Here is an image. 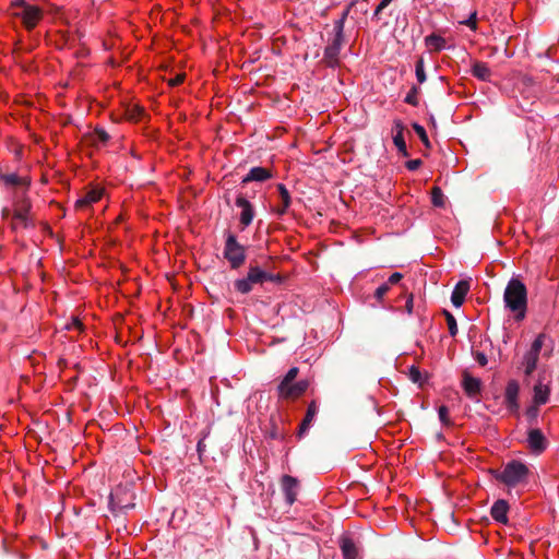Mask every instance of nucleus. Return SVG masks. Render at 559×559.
<instances>
[{
  "mask_svg": "<svg viewBox=\"0 0 559 559\" xmlns=\"http://www.w3.org/2000/svg\"><path fill=\"white\" fill-rule=\"evenodd\" d=\"M503 301L506 308L514 313L518 321H522L526 314L527 289L525 284L515 277H512L504 289Z\"/></svg>",
  "mask_w": 559,
  "mask_h": 559,
  "instance_id": "obj_1",
  "label": "nucleus"
},
{
  "mask_svg": "<svg viewBox=\"0 0 559 559\" xmlns=\"http://www.w3.org/2000/svg\"><path fill=\"white\" fill-rule=\"evenodd\" d=\"M530 469L527 465L518 460L508 462L502 471L495 473V478L508 488L526 485Z\"/></svg>",
  "mask_w": 559,
  "mask_h": 559,
  "instance_id": "obj_2",
  "label": "nucleus"
},
{
  "mask_svg": "<svg viewBox=\"0 0 559 559\" xmlns=\"http://www.w3.org/2000/svg\"><path fill=\"white\" fill-rule=\"evenodd\" d=\"M346 15L347 12H345L341 19L334 22L333 37L329 39V43L324 48L323 59L331 68H335L340 63V52L344 45V24Z\"/></svg>",
  "mask_w": 559,
  "mask_h": 559,
  "instance_id": "obj_3",
  "label": "nucleus"
},
{
  "mask_svg": "<svg viewBox=\"0 0 559 559\" xmlns=\"http://www.w3.org/2000/svg\"><path fill=\"white\" fill-rule=\"evenodd\" d=\"M135 493L132 484L118 485L109 496V507L112 512H123L133 509Z\"/></svg>",
  "mask_w": 559,
  "mask_h": 559,
  "instance_id": "obj_4",
  "label": "nucleus"
},
{
  "mask_svg": "<svg viewBox=\"0 0 559 559\" xmlns=\"http://www.w3.org/2000/svg\"><path fill=\"white\" fill-rule=\"evenodd\" d=\"M277 276L270 274L259 266H250L247 276L235 282L234 286L237 292L248 294L252 289L253 284H262L263 282H273Z\"/></svg>",
  "mask_w": 559,
  "mask_h": 559,
  "instance_id": "obj_5",
  "label": "nucleus"
},
{
  "mask_svg": "<svg viewBox=\"0 0 559 559\" xmlns=\"http://www.w3.org/2000/svg\"><path fill=\"white\" fill-rule=\"evenodd\" d=\"M12 7L17 9L13 12V15L21 17L27 29H33L43 16V12L38 7L27 4L24 0L14 1Z\"/></svg>",
  "mask_w": 559,
  "mask_h": 559,
  "instance_id": "obj_6",
  "label": "nucleus"
},
{
  "mask_svg": "<svg viewBox=\"0 0 559 559\" xmlns=\"http://www.w3.org/2000/svg\"><path fill=\"white\" fill-rule=\"evenodd\" d=\"M224 258L233 269L240 267L246 260V249L237 241L234 234L228 233L226 236Z\"/></svg>",
  "mask_w": 559,
  "mask_h": 559,
  "instance_id": "obj_7",
  "label": "nucleus"
},
{
  "mask_svg": "<svg viewBox=\"0 0 559 559\" xmlns=\"http://www.w3.org/2000/svg\"><path fill=\"white\" fill-rule=\"evenodd\" d=\"M281 489L285 498V502L287 506L292 507L299 495L300 485L299 480L296 477L290 475H283L281 477Z\"/></svg>",
  "mask_w": 559,
  "mask_h": 559,
  "instance_id": "obj_8",
  "label": "nucleus"
},
{
  "mask_svg": "<svg viewBox=\"0 0 559 559\" xmlns=\"http://www.w3.org/2000/svg\"><path fill=\"white\" fill-rule=\"evenodd\" d=\"M519 393L520 385L516 380H510L507 383L504 390V406L507 411L512 415H519L520 404H519Z\"/></svg>",
  "mask_w": 559,
  "mask_h": 559,
  "instance_id": "obj_9",
  "label": "nucleus"
},
{
  "mask_svg": "<svg viewBox=\"0 0 559 559\" xmlns=\"http://www.w3.org/2000/svg\"><path fill=\"white\" fill-rule=\"evenodd\" d=\"M235 204L237 207H239L240 215H239V222L241 225V229H246L248 226H250L253 222V218L255 216L254 206L252 203L242 194H238L235 200Z\"/></svg>",
  "mask_w": 559,
  "mask_h": 559,
  "instance_id": "obj_10",
  "label": "nucleus"
},
{
  "mask_svg": "<svg viewBox=\"0 0 559 559\" xmlns=\"http://www.w3.org/2000/svg\"><path fill=\"white\" fill-rule=\"evenodd\" d=\"M340 548L344 559H361L359 547L354 539L344 535L340 539Z\"/></svg>",
  "mask_w": 559,
  "mask_h": 559,
  "instance_id": "obj_11",
  "label": "nucleus"
},
{
  "mask_svg": "<svg viewBox=\"0 0 559 559\" xmlns=\"http://www.w3.org/2000/svg\"><path fill=\"white\" fill-rule=\"evenodd\" d=\"M527 443L530 449L536 454L542 453L547 447L545 436L537 428L531 429L528 431Z\"/></svg>",
  "mask_w": 559,
  "mask_h": 559,
  "instance_id": "obj_12",
  "label": "nucleus"
},
{
  "mask_svg": "<svg viewBox=\"0 0 559 559\" xmlns=\"http://www.w3.org/2000/svg\"><path fill=\"white\" fill-rule=\"evenodd\" d=\"M508 511H509L508 502L503 499H499L492 504V507L490 509V514L496 522L501 523V524H507L508 523Z\"/></svg>",
  "mask_w": 559,
  "mask_h": 559,
  "instance_id": "obj_13",
  "label": "nucleus"
},
{
  "mask_svg": "<svg viewBox=\"0 0 559 559\" xmlns=\"http://www.w3.org/2000/svg\"><path fill=\"white\" fill-rule=\"evenodd\" d=\"M549 395V385L539 379L533 388V403L536 405H544L548 402Z\"/></svg>",
  "mask_w": 559,
  "mask_h": 559,
  "instance_id": "obj_14",
  "label": "nucleus"
},
{
  "mask_svg": "<svg viewBox=\"0 0 559 559\" xmlns=\"http://www.w3.org/2000/svg\"><path fill=\"white\" fill-rule=\"evenodd\" d=\"M272 178V173L267 168L264 167H252L249 173L242 178V183H248L252 181L263 182L267 179Z\"/></svg>",
  "mask_w": 559,
  "mask_h": 559,
  "instance_id": "obj_15",
  "label": "nucleus"
},
{
  "mask_svg": "<svg viewBox=\"0 0 559 559\" xmlns=\"http://www.w3.org/2000/svg\"><path fill=\"white\" fill-rule=\"evenodd\" d=\"M469 290V283L467 281H460L454 286L451 294V302L454 307L459 308L463 305L465 297Z\"/></svg>",
  "mask_w": 559,
  "mask_h": 559,
  "instance_id": "obj_16",
  "label": "nucleus"
},
{
  "mask_svg": "<svg viewBox=\"0 0 559 559\" xmlns=\"http://www.w3.org/2000/svg\"><path fill=\"white\" fill-rule=\"evenodd\" d=\"M308 389V381L300 380L296 383H290L287 388H285L283 391H278V394L281 397L288 399V397H297L306 392Z\"/></svg>",
  "mask_w": 559,
  "mask_h": 559,
  "instance_id": "obj_17",
  "label": "nucleus"
},
{
  "mask_svg": "<svg viewBox=\"0 0 559 559\" xmlns=\"http://www.w3.org/2000/svg\"><path fill=\"white\" fill-rule=\"evenodd\" d=\"M318 411H319V408H318L316 401H311L307 407L306 416L299 427L300 436L305 435L309 430V428L312 425V421L314 420V418L318 414Z\"/></svg>",
  "mask_w": 559,
  "mask_h": 559,
  "instance_id": "obj_18",
  "label": "nucleus"
},
{
  "mask_svg": "<svg viewBox=\"0 0 559 559\" xmlns=\"http://www.w3.org/2000/svg\"><path fill=\"white\" fill-rule=\"evenodd\" d=\"M425 45L430 52L450 48L445 38L435 33L425 37Z\"/></svg>",
  "mask_w": 559,
  "mask_h": 559,
  "instance_id": "obj_19",
  "label": "nucleus"
},
{
  "mask_svg": "<svg viewBox=\"0 0 559 559\" xmlns=\"http://www.w3.org/2000/svg\"><path fill=\"white\" fill-rule=\"evenodd\" d=\"M31 203L27 199H23L16 203V207L13 214L15 219H19L25 227L28 226L27 214L31 211Z\"/></svg>",
  "mask_w": 559,
  "mask_h": 559,
  "instance_id": "obj_20",
  "label": "nucleus"
},
{
  "mask_svg": "<svg viewBox=\"0 0 559 559\" xmlns=\"http://www.w3.org/2000/svg\"><path fill=\"white\" fill-rule=\"evenodd\" d=\"M471 71H472L473 76L477 78L480 81L490 82V80H491V74L492 73H491L490 68L488 67V64L486 62L476 61L472 66V70Z\"/></svg>",
  "mask_w": 559,
  "mask_h": 559,
  "instance_id": "obj_21",
  "label": "nucleus"
},
{
  "mask_svg": "<svg viewBox=\"0 0 559 559\" xmlns=\"http://www.w3.org/2000/svg\"><path fill=\"white\" fill-rule=\"evenodd\" d=\"M481 382L479 379L474 378L472 376H465L463 379V389L465 393L474 399L476 397L480 392Z\"/></svg>",
  "mask_w": 559,
  "mask_h": 559,
  "instance_id": "obj_22",
  "label": "nucleus"
},
{
  "mask_svg": "<svg viewBox=\"0 0 559 559\" xmlns=\"http://www.w3.org/2000/svg\"><path fill=\"white\" fill-rule=\"evenodd\" d=\"M538 359H539V355L536 353H532V352L527 350L524 354L521 366L523 368L525 376H531L535 371V369L537 367Z\"/></svg>",
  "mask_w": 559,
  "mask_h": 559,
  "instance_id": "obj_23",
  "label": "nucleus"
},
{
  "mask_svg": "<svg viewBox=\"0 0 559 559\" xmlns=\"http://www.w3.org/2000/svg\"><path fill=\"white\" fill-rule=\"evenodd\" d=\"M102 195H103V190L92 189L88 192H86L83 198L79 199L75 202V207L76 209H84V207H86V206H88V205L99 201Z\"/></svg>",
  "mask_w": 559,
  "mask_h": 559,
  "instance_id": "obj_24",
  "label": "nucleus"
},
{
  "mask_svg": "<svg viewBox=\"0 0 559 559\" xmlns=\"http://www.w3.org/2000/svg\"><path fill=\"white\" fill-rule=\"evenodd\" d=\"M277 190L280 193V199H281L282 204L280 206H277L276 213L280 216H282L286 213V211L290 206V194L283 183L277 185Z\"/></svg>",
  "mask_w": 559,
  "mask_h": 559,
  "instance_id": "obj_25",
  "label": "nucleus"
},
{
  "mask_svg": "<svg viewBox=\"0 0 559 559\" xmlns=\"http://www.w3.org/2000/svg\"><path fill=\"white\" fill-rule=\"evenodd\" d=\"M124 115L128 120L138 122L144 116V110L139 105L132 104L126 108Z\"/></svg>",
  "mask_w": 559,
  "mask_h": 559,
  "instance_id": "obj_26",
  "label": "nucleus"
},
{
  "mask_svg": "<svg viewBox=\"0 0 559 559\" xmlns=\"http://www.w3.org/2000/svg\"><path fill=\"white\" fill-rule=\"evenodd\" d=\"M1 180L7 186H23L28 185L25 178L17 176L16 174H2Z\"/></svg>",
  "mask_w": 559,
  "mask_h": 559,
  "instance_id": "obj_27",
  "label": "nucleus"
},
{
  "mask_svg": "<svg viewBox=\"0 0 559 559\" xmlns=\"http://www.w3.org/2000/svg\"><path fill=\"white\" fill-rule=\"evenodd\" d=\"M299 370L297 367H292L287 373L285 374V377L283 378V380L281 381V383L278 384L277 386V390L278 391H283L285 388H287L290 383H293V381L296 379L297 374H298Z\"/></svg>",
  "mask_w": 559,
  "mask_h": 559,
  "instance_id": "obj_28",
  "label": "nucleus"
},
{
  "mask_svg": "<svg viewBox=\"0 0 559 559\" xmlns=\"http://www.w3.org/2000/svg\"><path fill=\"white\" fill-rule=\"evenodd\" d=\"M431 202L437 207H442L445 204V197L439 187H433L431 190Z\"/></svg>",
  "mask_w": 559,
  "mask_h": 559,
  "instance_id": "obj_29",
  "label": "nucleus"
},
{
  "mask_svg": "<svg viewBox=\"0 0 559 559\" xmlns=\"http://www.w3.org/2000/svg\"><path fill=\"white\" fill-rule=\"evenodd\" d=\"M393 143L401 155H403L404 157H407L409 155L404 135L393 134Z\"/></svg>",
  "mask_w": 559,
  "mask_h": 559,
  "instance_id": "obj_30",
  "label": "nucleus"
},
{
  "mask_svg": "<svg viewBox=\"0 0 559 559\" xmlns=\"http://www.w3.org/2000/svg\"><path fill=\"white\" fill-rule=\"evenodd\" d=\"M415 74H416V79H417L418 83L423 84L426 81L427 76H426V72H425V61H424V58H419L416 61Z\"/></svg>",
  "mask_w": 559,
  "mask_h": 559,
  "instance_id": "obj_31",
  "label": "nucleus"
},
{
  "mask_svg": "<svg viewBox=\"0 0 559 559\" xmlns=\"http://www.w3.org/2000/svg\"><path fill=\"white\" fill-rule=\"evenodd\" d=\"M444 313H445V320H447L449 333L451 336L454 337L459 332L456 320H455L454 316L452 313H450L449 311H444Z\"/></svg>",
  "mask_w": 559,
  "mask_h": 559,
  "instance_id": "obj_32",
  "label": "nucleus"
},
{
  "mask_svg": "<svg viewBox=\"0 0 559 559\" xmlns=\"http://www.w3.org/2000/svg\"><path fill=\"white\" fill-rule=\"evenodd\" d=\"M545 340H546V335L544 333L538 334L536 336V338L533 341L531 348L528 350L539 355L540 350L544 346Z\"/></svg>",
  "mask_w": 559,
  "mask_h": 559,
  "instance_id": "obj_33",
  "label": "nucleus"
},
{
  "mask_svg": "<svg viewBox=\"0 0 559 559\" xmlns=\"http://www.w3.org/2000/svg\"><path fill=\"white\" fill-rule=\"evenodd\" d=\"M538 406L539 405H536L535 403H533V405H531L526 408L525 415H526L527 420L531 424L535 423L538 418V415H539Z\"/></svg>",
  "mask_w": 559,
  "mask_h": 559,
  "instance_id": "obj_34",
  "label": "nucleus"
},
{
  "mask_svg": "<svg viewBox=\"0 0 559 559\" xmlns=\"http://www.w3.org/2000/svg\"><path fill=\"white\" fill-rule=\"evenodd\" d=\"M404 102L412 106L418 105V88L416 86H413L406 94Z\"/></svg>",
  "mask_w": 559,
  "mask_h": 559,
  "instance_id": "obj_35",
  "label": "nucleus"
},
{
  "mask_svg": "<svg viewBox=\"0 0 559 559\" xmlns=\"http://www.w3.org/2000/svg\"><path fill=\"white\" fill-rule=\"evenodd\" d=\"M460 23L475 32L477 29V11H473L466 20L461 21Z\"/></svg>",
  "mask_w": 559,
  "mask_h": 559,
  "instance_id": "obj_36",
  "label": "nucleus"
},
{
  "mask_svg": "<svg viewBox=\"0 0 559 559\" xmlns=\"http://www.w3.org/2000/svg\"><path fill=\"white\" fill-rule=\"evenodd\" d=\"M413 129L415 130L417 135L420 138L421 142L426 146H429V139H428V135H427V132H426L425 128L423 126H420L419 123H414L413 124Z\"/></svg>",
  "mask_w": 559,
  "mask_h": 559,
  "instance_id": "obj_37",
  "label": "nucleus"
},
{
  "mask_svg": "<svg viewBox=\"0 0 559 559\" xmlns=\"http://www.w3.org/2000/svg\"><path fill=\"white\" fill-rule=\"evenodd\" d=\"M94 143H97V142H100V143H106L108 140H109V134L104 130V129H100V128H96L95 131H94Z\"/></svg>",
  "mask_w": 559,
  "mask_h": 559,
  "instance_id": "obj_38",
  "label": "nucleus"
},
{
  "mask_svg": "<svg viewBox=\"0 0 559 559\" xmlns=\"http://www.w3.org/2000/svg\"><path fill=\"white\" fill-rule=\"evenodd\" d=\"M390 290V286L386 283L381 284L374 292V297L378 301H381L386 293Z\"/></svg>",
  "mask_w": 559,
  "mask_h": 559,
  "instance_id": "obj_39",
  "label": "nucleus"
},
{
  "mask_svg": "<svg viewBox=\"0 0 559 559\" xmlns=\"http://www.w3.org/2000/svg\"><path fill=\"white\" fill-rule=\"evenodd\" d=\"M438 416H439V419L440 421L443 424V425H449L450 424V419H449V408L444 405L440 406L438 408Z\"/></svg>",
  "mask_w": 559,
  "mask_h": 559,
  "instance_id": "obj_40",
  "label": "nucleus"
},
{
  "mask_svg": "<svg viewBox=\"0 0 559 559\" xmlns=\"http://www.w3.org/2000/svg\"><path fill=\"white\" fill-rule=\"evenodd\" d=\"M404 129H405V127L400 119H395L393 121V128H392L393 134L404 135Z\"/></svg>",
  "mask_w": 559,
  "mask_h": 559,
  "instance_id": "obj_41",
  "label": "nucleus"
},
{
  "mask_svg": "<svg viewBox=\"0 0 559 559\" xmlns=\"http://www.w3.org/2000/svg\"><path fill=\"white\" fill-rule=\"evenodd\" d=\"M423 162L419 158L411 159L406 162V168L411 171L417 170L421 166Z\"/></svg>",
  "mask_w": 559,
  "mask_h": 559,
  "instance_id": "obj_42",
  "label": "nucleus"
},
{
  "mask_svg": "<svg viewBox=\"0 0 559 559\" xmlns=\"http://www.w3.org/2000/svg\"><path fill=\"white\" fill-rule=\"evenodd\" d=\"M402 278H403L402 273L395 272L390 275L386 284H389V286L397 284Z\"/></svg>",
  "mask_w": 559,
  "mask_h": 559,
  "instance_id": "obj_43",
  "label": "nucleus"
},
{
  "mask_svg": "<svg viewBox=\"0 0 559 559\" xmlns=\"http://www.w3.org/2000/svg\"><path fill=\"white\" fill-rule=\"evenodd\" d=\"M475 359H476V361H477L480 366H483V367H484V366H486V365H487V362H488L487 356H486V354H485V353H483V352H477V353L475 354Z\"/></svg>",
  "mask_w": 559,
  "mask_h": 559,
  "instance_id": "obj_44",
  "label": "nucleus"
},
{
  "mask_svg": "<svg viewBox=\"0 0 559 559\" xmlns=\"http://www.w3.org/2000/svg\"><path fill=\"white\" fill-rule=\"evenodd\" d=\"M393 0H381L378 7L376 8L374 14H379L382 10H384Z\"/></svg>",
  "mask_w": 559,
  "mask_h": 559,
  "instance_id": "obj_45",
  "label": "nucleus"
},
{
  "mask_svg": "<svg viewBox=\"0 0 559 559\" xmlns=\"http://www.w3.org/2000/svg\"><path fill=\"white\" fill-rule=\"evenodd\" d=\"M411 378L414 382H417L420 378V372L417 368L412 367L411 368Z\"/></svg>",
  "mask_w": 559,
  "mask_h": 559,
  "instance_id": "obj_46",
  "label": "nucleus"
},
{
  "mask_svg": "<svg viewBox=\"0 0 559 559\" xmlns=\"http://www.w3.org/2000/svg\"><path fill=\"white\" fill-rule=\"evenodd\" d=\"M405 309H406L407 313H409V314L413 312V296L412 295L406 300Z\"/></svg>",
  "mask_w": 559,
  "mask_h": 559,
  "instance_id": "obj_47",
  "label": "nucleus"
},
{
  "mask_svg": "<svg viewBox=\"0 0 559 559\" xmlns=\"http://www.w3.org/2000/svg\"><path fill=\"white\" fill-rule=\"evenodd\" d=\"M185 80V75L177 72V86L181 84Z\"/></svg>",
  "mask_w": 559,
  "mask_h": 559,
  "instance_id": "obj_48",
  "label": "nucleus"
},
{
  "mask_svg": "<svg viewBox=\"0 0 559 559\" xmlns=\"http://www.w3.org/2000/svg\"><path fill=\"white\" fill-rule=\"evenodd\" d=\"M73 326H75L76 329L80 330L82 328V323L78 319H74L73 320Z\"/></svg>",
  "mask_w": 559,
  "mask_h": 559,
  "instance_id": "obj_49",
  "label": "nucleus"
},
{
  "mask_svg": "<svg viewBox=\"0 0 559 559\" xmlns=\"http://www.w3.org/2000/svg\"><path fill=\"white\" fill-rule=\"evenodd\" d=\"M2 216H3L4 218H8V217L10 216V210H8V209H3V211H2Z\"/></svg>",
  "mask_w": 559,
  "mask_h": 559,
  "instance_id": "obj_50",
  "label": "nucleus"
},
{
  "mask_svg": "<svg viewBox=\"0 0 559 559\" xmlns=\"http://www.w3.org/2000/svg\"><path fill=\"white\" fill-rule=\"evenodd\" d=\"M167 82H168V85H169V86H174V85H175V78H169V79L167 80Z\"/></svg>",
  "mask_w": 559,
  "mask_h": 559,
  "instance_id": "obj_51",
  "label": "nucleus"
},
{
  "mask_svg": "<svg viewBox=\"0 0 559 559\" xmlns=\"http://www.w3.org/2000/svg\"><path fill=\"white\" fill-rule=\"evenodd\" d=\"M174 275H167L168 281L170 282V285L175 287V282L173 281Z\"/></svg>",
  "mask_w": 559,
  "mask_h": 559,
  "instance_id": "obj_52",
  "label": "nucleus"
},
{
  "mask_svg": "<svg viewBox=\"0 0 559 559\" xmlns=\"http://www.w3.org/2000/svg\"><path fill=\"white\" fill-rule=\"evenodd\" d=\"M203 449L202 441L198 442V451L201 453Z\"/></svg>",
  "mask_w": 559,
  "mask_h": 559,
  "instance_id": "obj_53",
  "label": "nucleus"
},
{
  "mask_svg": "<svg viewBox=\"0 0 559 559\" xmlns=\"http://www.w3.org/2000/svg\"><path fill=\"white\" fill-rule=\"evenodd\" d=\"M169 429H170V424L168 423L166 426V430H169Z\"/></svg>",
  "mask_w": 559,
  "mask_h": 559,
  "instance_id": "obj_54",
  "label": "nucleus"
}]
</instances>
